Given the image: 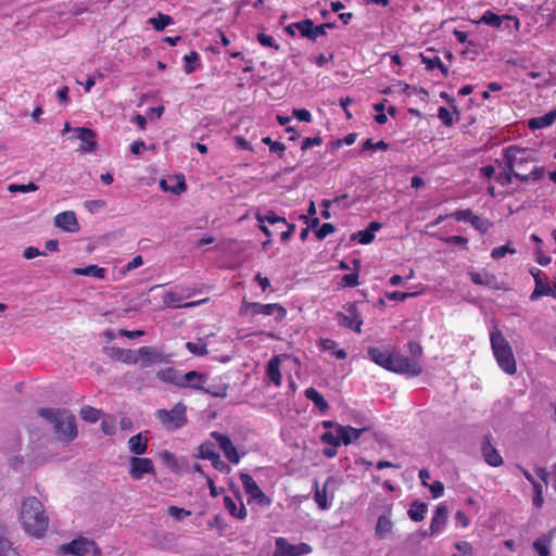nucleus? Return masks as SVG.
Here are the masks:
<instances>
[{"label": "nucleus", "instance_id": "9b49d317", "mask_svg": "<svg viewBox=\"0 0 556 556\" xmlns=\"http://www.w3.org/2000/svg\"><path fill=\"white\" fill-rule=\"evenodd\" d=\"M128 473L134 480H141L144 475H155L154 464L150 458L134 456L129 459Z\"/></svg>", "mask_w": 556, "mask_h": 556}, {"label": "nucleus", "instance_id": "1a4fd4ad", "mask_svg": "<svg viewBox=\"0 0 556 556\" xmlns=\"http://www.w3.org/2000/svg\"><path fill=\"white\" fill-rule=\"evenodd\" d=\"M239 478L248 496L249 504L256 503L260 506L270 505V498L261 490L255 480L249 473L241 472Z\"/></svg>", "mask_w": 556, "mask_h": 556}, {"label": "nucleus", "instance_id": "412c9836", "mask_svg": "<svg viewBox=\"0 0 556 556\" xmlns=\"http://www.w3.org/2000/svg\"><path fill=\"white\" fill-rule=\"evenodd\" d=\"M76 132L77 139H79L83 144L80 147V151L84 153H90L96 150V134L92 129L86 127H77L74 129Z\"/></svg>", "mask_w": 556, "mask_h": 556}, {"label": "nucleus", "instance_id": "bb28decb", "mask_svg": "<svg viewBox=\"0 0 556 556\" xmlns=\"http://www.w3.org/2000/svg\"><path fill=\"white\" fill-rule=\"evenodd\" d=\"M128 448L136 456L142 455L148 450V439L141 433L132 435L128 440Z\"/></svg>", "mask_w": 556, "mask_h": 556}, {"label": "nucleus", "instance_id": "4c0bfd02", "mask_svg": "<svg viewBox=\"0 0 556 556\" xmlns=\"http://www.w3.org/2000/svg\"><path fill=\"white\" fill-rule=\"evenodd\" d=\"M293 26L296 27V30L301 36L314 40V23L312 20L306 18L301 22L293 23Z\"/></svg>", "mask_w": 556, "mask_h": 556}, {"label": "nucleus", "instance_id": "f704fd0d", "mask_svg": "<svg viewBox=\"0 0 556 556\" xmlns=\"http://www.w3.org/2000/svg\"><path fill=\"white\" fill-rule=\"evenodd\" d=\"M191 293H188L187 295L179 294L176 291H167L163 296V303L167 307L172 308H180L181 307V301L188 296H190Z\"/></svg>", "mask_w": 556, "mask_h": 556}, {"label": "nucleus", "instance_id": "7c9ffc66", "mask_svg": "<svg viewBox=\"0 0 556 556\" xmlns=\"http://www.w3.org/2000/svg\"><path fill=\"white\" fill-rule=\"evenodd\" d=\"M330 480H331V478L327 479L323 489H319L318 483L315 482L314 500H315L317 506L323 510L328 509L330 507V503L327 497V486H328V483L330 482Z\"/></svg>", "mask_w": 556, "mask_h": 556}, {"label": "nucleus", "instance_id": "8fccbe9b", "mask_svg": "<svg viewBox=\"0 0 556 556\" xmlns=\"http://www.w3.org/2000/svg\"><path fill=\"white\" fill-rule=\"evenodd\" d=\"M38 186L34 182H29L27 185H17V184H11L8 186V190L11 192V193H16V192H35L38 190Z\"/></svg>", "mask_w": 556, "mask_h": 556}, {"label": "nucleus", "instance_id": "338daca9", "mask_svg": "<svg viewBox=\"0 0 556 556\" xmlns=\"http://www.w3.org/2000/svg\"><path fill=\"white\" fill-rule=\"evenodd\" d=\"M342 283L345 287H356L358 282V275L355 273L346 274L342 277Z\"/></svg>", "mask_w": 556, "mask_h": 556}, {"label": "nucleus", "instance_id": "5fc2aeb1", "mask_svg": "<svg viewBox=\"0 0 556 556\" xmlns=\"http://www.w3.org/2000/svg\"><path fill=\"white\" fill-rule=\"evenodd\" d=\"M514 173L506 166L502 172H500L495 179L502 186H507L513 182Z\"/></svg>", "mask_w": 556, "mask_h": 556}, {"label": "nucleus", "instance_id": "e433bc0d", "mask_svg": "<svg viewBox=\"0 0 556 556\" xmlns=\"http://www.w3.org/2000/svg\"><path fill=\"white\" fill-rule=\"evenodd\" d=\"M339 426L340 425L336 427V430H329L323 433L320 437L321 442L332 446H340L341 444H343V442L341 441Z\"/></svg>", "mask_w": 556, "mask_h": 556}, {"label": "nucleus", "instance_id": "2eb2a0df", "mask_svg": "<svg viewBox=\"0 0 556 556\" xmlns=\"http://www.w3.org/2000/svg\"><path fill=\"white\" fill-rule=\"evenodd\" d=\"M368 358L380 367L390 370L394 351L370 346L367 350Z\"/></svg>", "mask_w": 556, "mask_h": 556}, {"label": "nucleus", "instance_id": "f3484780", "mask_svg": "<svg viewBox=\"0 0 556 556\" xmlns=\"http://www.w3.org/2000/svg\"><path fill=\"white\" fill-rule=\"evenodd\" d=\"M448 519V510L444 504H439L430 523V535H438L443 532Z\"/></svg>", "mask_w": 556, "mask_h": 556}, {"label": "nucleus", "instance_id": "20e7f679", "mask_svg": "<svg viewBox=\"0 0 556 556\" xmlns=\"http://www.w3.org/2000/svg\"><path fill=\"white\" fill-rule=\"evenodd\" d=\"M490 343L493 356L498 367L507 375H515L517 371V364L513 349L497 327H493L490 331Z\"/></svg>", "mask_w": 556, "mask_h": 556}, {"label": "nucleus", "instance_id": "6e6d98bb", "mask_svg": "<svg viewBox=\"0 0 556 556\" xmlns=\"http://www.w3.org/2000/svg\"><path fill=\"white\" fill-rule=\"evenodd\" d=\"M389 148V144L383 141V140H380L378 142H374L372 139H367L364 144H363V149L364 150H372V151H377V150H381V151H386L388 150Z\"/></svg>", "mask_w": 556, "mask_h": 556}, {"label": "nucleus", "instance_id": "37998d69", "mask_svg": "<svg viewBox=\"0 0 556 556\" xmlns=\"http://www.w3.org/2000/svg\"><path fill=\"white\" fill-rule=\"evenodd\" d=\"M535 473H536L538 478L542 480L543 483L534 481L532 483L533 492H534V494H543L544 485L547 484L548 471L546 470V468L538 467L535 469Z\"/></svg>", "mask_w": 556, "mask_h": 556}, {"label": "nucleus", "instance_id": "72a5a7b5", "mask_svg": "<svg viewBox=\"0 0 556 556\" xmlns=\"http://www.w3.org/2000/svg\"><path fill=\"white\" fill-rule=\"evenodd\" d=\"M157 378L166 383H173L178 387L180 372L173 367L161 369L156 372Z\"/></svg>", "mask_w": 556, "mask_h": 556}, {"label": "nucleus", "instance_id": "39448f33", "mask_svg": "<svg viewBox=\"0 0 556 556\" xmlns=\"http://www.w3.org/2000/svg\"><path fill=\"white\" fill-rule=\"evenodd\" d=\"M240 314L274 316L275 321L281 323L287 317V309L279 303L263 304L243 300Z\"/></svg>", "mask_w": 556, "mask_h": 556}, {"label": "nucleus", "instance_id": "58836bf2", "mask_svg": "<svg viewBox=\"0 0 556 556\" xmlns=\"http://www.w3.org/2000/svg\"><path fill=\"white\" fill-rule=\"evenodd\" d=\"M173 23L174 20L172 16L162 13H159L156 17L149 20V24H151L152 27L157 31L163 30L165 27L172 25Z\"/></svg>", "mask_w": 556, "mask_h": 556}, {"label": "nucleus", "instance_id": "473e14b6", "mask_svg": "<svg viewBox=\"0 0 556 556\" xmlns=\"http://www.w3.org/2000/svg\"><path fill=\"white\" fill-rule=\"evenodd\" d=\"M186 349L194 356H205L208 354L207 342L204 338H198L194 342H187Z\"/></svg>", "mask_w": 556, "mask_h": 556}, {"label": "nucleus", "instance_id": "de8ad7c7", "mask_svg": "<svg viewBox=\"0 0 556 556\" xmlns=\"http://www.w3.org/2000/svg\"><path fill=\"white\" fill-rule=\"evenodd\" d=\"M0 556H20V554L8 539L0 536Z\"/></svg>", "mask_w": 556, "mask_h": 556}, {"label": "nucleus", "instance_id": "4468645a", "mask_svg": "<svg viewBox=\"0 0 556 556\" xmlns=\"http://www.w3.org/2000/svg\"><path fill=\"white\" fill-rule=\"evenodd\" d=\"M211 435L218 443L220 450L224 452L225 457L230 463L238 464L240 462V455L238 454L236 446L226 434L214 431L211 433Z\"/></svg>", "mask_w": 556, "mask_h": 556}, {"label": "nucleus", "instance_id": "c756f323", "mask_svg": "<svg viewBox=\"0 0 556 556\" xmlns=\"http://www.w3.org/2000/svg\"><path fill=\"white\" fill-rule=\"evenodd\" d=\"M421 63L426 65L427 70L439 68L444 77L448 76V68L442 63L441 59L437 55L420 54Z\"/></svg>", "mask_w": 556, "mask_h": 556}, {"label": "nucleus", "instance_id": "a878e982", "mask_svg": "<svg viewBox=\"0 0 556 556\" xmlns=\"http://www.w3.org/2000/svg\"><path fill=\"white\" fill-rule=\"evenodd\" d=\"M509 15H497L491 10H486L477 21L478 24H484L494 28H500L504 20H511Z\"/></svg>", "mask_w": 556, "mask_h": 556}, {"label": "nucleus", "instance_id": "f8f14e48", "mask_svg": "<svg viewBox=\"0 0 556 556\" xmlns=\"http://www.w3.org/2000/svg\"><path fill=\"white\" fill-rule=\"evenodd\" d=\"M136 358L138 359V364L142 368H146L154 364L165 363L167 356L153 346H141L136 350Z\"/></svg>", "mask_w": 556, "mask_h": 556}, {"label": "nucleus", "instance_id": "cd10ccee", "mask_svg": "<svg viewBox=\"0 0 556 556\" xmlns=\"http://www.w3.org/2000/svg\"><path fill=\"white\" fill-rule=\"evenodd\" d=\"M224 506L231 516L238 519L242 520L247 517V509L242 502L238 506L236 501L227 495L224 497Z\"/></svg>", "mask_w": 556, "mask_h": 556}, {"label": "nucleus", "instance_id": "0e129e2a", "mask_svg": "<svg viewBox=\"0 0 556 556\" xmlns=\"http://www.w3.org/2000/svg\"><path fill=\"white\" fill-rule=\"evenodd\" d=\"M257 40L264 47L278 49V45L276 43L275 39L269 35L260 34L257 36Z\"/></svg>", "mask_w": 556, "mask_h": 556}, {"label": "nucleus", "instance_id": "6ab92c4d", "mask_svg": "<svg viewBox=\"0 0 556 556\" xmlns=\"http://www.w3.org/2000/svg\"><path fill=\"white\" fill-rule=\"evenodd\" d=\"M105 353L114 361L123 362L127 365H137L136 350L122 349L118 346L105 348Z\"/></svg>", "mask_w": 556, "mask_h": 556}, {"label": "nucleus", "instance_id": "c85d7f7f", "mask_svg": "<svg viewBox=\"0 0 556 556\" xmlns=\"http://www.w3.org/2000/svg\"><path fill=\"white\" fill-rule=\"evenodd\" d=\"M73 274L76 276H89L97 279H104L106 269L98 265H88L83 268H74Z\"/></svg>", "mask_w": 556, "mask_h": 556}, {"label": "nucleus", "instance_id": "393cba45", "mask_svg": "<svg viewBox=\"0 0 556 556\" xmlns=\"http://www.w3.org/2000/svg\"><path fill=\"white\" fill-rule=\"evenodd\" d=\"M340 434H341V441L344 445H349L356 440H358L362 435V433L368 428L364 427L362 429H356L351 426H339Z\"/></svg>", "mask_w": 556, "mask_h": 556}, {"label": "nucleus", "instance_id": "c03bdc74", "mask_svg": "<svg viewBox=\"0 0 556 556\" xmlns=\"http://www.w3.org/2000/svg\"><path fill=\"white\" fill-rule=\"evenodd\" d=\"M185 61V73L191 74L200 63V56L195 51H191L189 54L184 56Z\"/></svg>", "mask_w": 556, "mask_h": 556}, {"label": "nucleus", "instance_id": "a18cd8bd", "mask_svg": "<svg viewBox=\"0 0 556 556\" xmlns=\"http://www.w3.org/2000/svg\"><path fill=\"white\" fill-rule=\"evenodd\" d=\"M321 348L326 351H333V355L338 359H344L346 357V352L343 349H337V342L331 339L323 340Z\"/></svg>", "mask_w": 556, "mask_h": 556}, {"label": "nucleus", "instance_id": "f03ea898", "mask_svg": "<svg viewBox=\"0 0 556 556\" xmlns=\"http://www.w3.org/2000/svg\"><path fill=\"white\" fill-rule=\"evenodd\" d=\"M20 522L27 534L34 538L45 535L49 526V518L42 503L37 497L30 496L23 501L20 510Z\"/></svg>", "mask_w": 556, "mask_h": 556}, {"label": "nucleus", "instance_id": "680f3d73", "mask_svg": "<svg viewBox=\"0 0 556 556\" xmlns=\"http://www.w3.org/2000/svg\"><path fill=\"white\" fill-rule=\"evenodd\" d=\"M292 114L301 122L309 123L312 121V114L306 109H294Z\"/></svg>", "mask_w": 556, "mask_h": 556}, {"label": "nucleus", "instance_id": "bf43d9fd", "mask_svg": "<svg viewBox=\"0 0 556 556\" xmlns=\"http://www.w3.org/2000/svg\"><path fill=\"white\" fill-rule=\"evenodd\" d=\"M332 232H334V226L332 224L325 223L317 229L316 237L319 240H323Z\"/></svg>", "mask_w": 556, "mask_h": 556}, {"label": "nucleus", "instance_id": "9d476101", "mask_svg": "<svg viewBox=\"0 0 556 556\" xmlns=\"http://www.w3.org/2000/svg\"><path fill=\"white\" fill-rule=\"evenodd\" d=\"M421 365L415 359L394 352L390 371L416 377L421 374Z\"/></svg>", "mask_w": 556, "mask_h": 556}, {"label": "nucleus", "instance_id": "e2e57ef3", "mask_svg": "<svg viewBox=\"0 0 556 556\" xmlns=\"http://www.w3.org/2000/svg\"><path fill=\"white\" fill-rule=\"evenodd\" d=\"M429 490L433 498H439L444 493V485L440 481H434L432 484L429 485Z\"/></svg>", "mask_w": 556, "mask_h": 556}, {"label": "nucleus", "instance_id": "a211bd4d", "mask_svg": "<svg viewBox=\"0 0 556 556\" xmlns=\"http://www.w3.org/2000/svg\"><path fill=\"white\" fill-rule=\"evenodd\" d=\"M54 225L66 232H77L79 230V224L73 211L59 213L54 217Z\"/></svg>", "mask_w": 556, "mask_h": 556}, {"label": "nucleus", "instance_id": "f257e3e1", "mask_svg": "<svg viewBox=\"0 0 556 556\" xmlns=\"http://www.w3.org/2000/svg\"><path fill=\"white\" fill-rule=\"evenodd\" d=\"M503 156L506 166L514 173L515 178L520 181H538L544 176V168L539 166H534L527 173L529 165L534 162V153L529 149L509 146L504 150Z\"/></svg>", "mask_w": 556, "mask_h": 556}, {"label": "nucleus", "instance_id": "69168bd1", "mask_svg": "<svg viewBox=\"0 0 556 556\" xmlns=\"http://www.w3.org/2000/svg\"><path fill=\"white\" fill-rule=\"evenodd\" d=\"M455 547L458 552H460L464 556L472 555V546L467 541H459L455 544Z\"/></svg>", "mask_w": 556, "mask_h": 556}, {"label": "nucleus", "instance_id": "5701e85b", "mask_svg": "<svg viewBox=\"0 0 556 556\" xmlns=\"http://www.w3.org/2000/svg\"><path fill=\"white\" fill-rule=\"evenodd\" d=\"M282 361V355H274L266 367V376L268 379L276 386H281V372H280V364Z\"/></svg>", "mask_w": 556, "mask_h": 556}, {"label": "nucleus", "instance_id": "ddd939ff", "mask_svg": "<svg viewBox=\"0 0 556 556\" xmlns=\"http://www.w3.org/2000/svg\"><path fill=\"white\" fill-rule=\"evenodd\" d=\"M312 547L306 543L290 544L287 539H276V551L274 554H280L281 556H300L309 554Z\"/></svg>", "mask_w": 556, "mask_h": 556}, {"label": "nucleus", "instance_id": "a19ab883", "mask_svg": "<svg viewBox=\"0 0 556 556\" xmlns=\"http://www.w3.org/2000/svg\"><path fill=\"white\" fill-rule=\"evenodd\" d=\"M552 539L549 536H541L533 542V547L540 556H548Z\"/></svg>", "mask_w": 556, "mask_h": 556}, {"label": "nucleus", "instance_id": "b1692460", "mask_svg": "<svg viewBox=\"0 0 556 556\" xmlns=\"http://www.w3.org/2000/svg\"><path fill=\"white\" fill-rule=\"evenodd\" d=\"M556 121V108L551 110L543 116L532 117L528 122V126L532 130L549 127Z\"/></svg>", "mask_w": 556, "mask_h": 556}, {"label": "nucleus", "instance_id": "774afa93", "mask_svg": "<svg viewBox=\"0 0 556 556\" xmlns=\"http://www.w3.org/2000/svg\"><path fill=\"white\" fill-rule=\"evenodd\" d=\"M320 144H321L320 137H318V136L317 137H307L302 141L301 149L305 151L314 146H320Z\"/></svg>", "mask_w": 556, "mask_h": 556}, {"label": "nucleus", "instance_id": "dca6fc26", "mask_svg": "<svg viewBox=\"0 0 556 556\" xmlns=\"http://www.w3.org/2000/svg\"><path fill=\"white\" fill-rule=\"evenodd\" d=\"M391 511H392V505L389 504L386 507L384 514L378 518L376 527H375V538L376 539L384 540L392 533L393 522L391 520Z\"/></svg>", "mask_w": 556, "mask_h": 556}, {"label": "nucleus", "instance_id": "49530a36", "mask_svg": "<svg viewBox=\"0 0 556 556\" xmlns=\"http://www.w3.org/2000/svg\"><path fill=\"white\" fill-rule=\"evenodd\" d=\"M217 454L218 453L215 451V447L212 443H203L199 446V457L203 459H216Z\"/></svg>", "mask_w": 556, "mask_h": 556}, {"label": "nucleus", "instance_id": "3c124183", "mask_svg": "<svg viewBox=\"0 0 556 556\" xmlns=\"http://www.w3.org/2000/svg\"><path fill=\"white\" fill-rule=\"evenodd\" d=\"M353 240H357L361 244H368L372 242L375 239V233H372L370 230H361L352 236Z\"/></svg>", "mask_w": 556, "mask_h": 556}, {"label": "nucleus", "instance_id": "0eeeda50", "mask_svg": "<svg viewBox=\"0 0 556 556\" xmlns=\"http://www.w3.org/2000/svg\"><path fill=\"white\" fill-rule=\"evenodd\" d=\"M336 320L340 327L351 329L356 333L362 332L364 321L356 303L345 304L343 311L336 313Z\"/></svg>", "mask_w": 556, "mask_h": 556}, {"label": "nucleus", "instance_id": "4d7b16f0", "mask_svg": "<svg viewBox=\"0 0 556 556\" xmlns=\"http://www.w3.org/2000/svg\"><path fill=\"white\" fill-rule=\"evenodd\" d=\"M167 511H168V515L170 517L175 518L176 520H182L185 517H188L191 515L190 510H186L185 508H179L177 506H169Z\"/></svg>", "mask_w": 556, "mask_h": 556}, {"label": "nucleus", "instance_id": "4be33fe9", "mask_svg": "<svg viewBox=\"0 0 556 556\" xmlns=\"http://www.w3.org/2000/svg\"><path fill=\"white\" fill-rule=\"evenodd\" d=\"M481 452L484 460L493 467H498L503 464V458L497 450L492 445L490 439L485 437L481 445Z\"/></svg>", "mask_w": 556, "mask_h": 556}, {"label": "nucleus", "instance_id": "052dcab7", "mask_svg": "<svg viewBox=\"0 0 556 556\" xmlns=\"http://www.w3.org/2000/svg\"><path fill=\"white\" fill-rule=\"evenodd\" d=\"M451 216L453 218H455L456 220H459V222L464 220V222L470 223L472 217H475L476 215H473V213L470 210H460V211H456Z\"/></svg>", "mask_w": 556, "mask_h": 556}, {"label": "nucleus", "instance_id": "09e8293b", "mask_svg": "<svg viewBox=\"0 0 556 556\" xmlns=\"http://www.w3.org/2000/svg\"><path fill=\"white\" fill-rule=\"evenodd\" d=\"M106 202L104 200H87L84 202V207L91 214H97L104 208Z\"/></svg>", "mask_w": 556, "mask_h": 556}, {"label": "nucleus", "instance_id": "79ce46f5", "mask_svg": "<svg viewBox=\"0 0 556 556\" xmlns=\"http://www.w3.org/2000/svg\"><path fill=\"white\" fill-rule=\"evenodd\" d=\"M79 415L86 421L96 422L100 419L102 413L100 409L86 405L80 408Z\"/></svg>", "mask_w": 556, "mask_h": 556}, {"label": "nucleus", "instance_id": "603ef678", "mask_svg": "<svg viewBox=\"0 0 556 556\" xmlns=\"http://www.w3.org/2000/svg\"><path fill=\"white\" fill-rule=\"evenodd\" d=\"M515 253H516V250L506 244V245H501V247L494 248L491 252V256L494 260H500V258L506 256L507 254H515Z\"/></svg>", "mask_w": 556, "mask_h": 556}, {"label": "nucleus", "instance_id": "864d4df0", "mask_svg": "<svg viewBox=\"0 0 556 556\" xmlns=\"http://www.w3.org/2000/svg\"><path fill=\"white\" fill-rule=\"evenodd\" d=\"M438 117L447 127H451L454 124L453 113L444 106L439 108Z\"/></svg>", "mask_w": 556, "mask_h": 556}, {"label": "nucleus", "instance_id": "423d86ee", "mask_svg": "<svg viewBox=\"0 0 556 556\" xmlns=\"http://www.w3.org/2000/svg\"><path fill=\"white\" fill-rule=\"evenodd\" d=\"M187 407L184 403L179 402L174 405L169 410L157 409L155 412L156 419L167 430H177L182 428L187 424Z\"/></svg>", "mask_w": 556, "mask_h": 556}, {"label": "nucleus", "instance_id": "7ed1b4c3", "mask_svg": "<svg viewBox=\"0 0 556 556\" xmlns=\"http://www.w3.org/2000/svg\"><path fill=\"white\" fill-rule=\"evenodd\" d=\"M38 414L53 425L60 441L70 443L77 438L78 431L72 412L60 408H40Z\"/></svg>", "mask_w": 556, "mask_h": 556}, {"label": "nucleus", "instance_id": "2f4dec72", "mask_svg": "<svg viewBox=\"0 0 556 556\" xmlns=\"http://www.w3.org/2000/svg\"><path fill=\"white\" fill-rule=\"evenodd\" d=\"M305 396L321 412H326L329 408L328 402L315 388H307L305 390Z\"/></svg>", "mask_w": 556, "mask_h": 556}, {"label": "nucleus", "instance_id": "c9c22d12", "mask_svg": "<svg viewBox=\"0 0 556 556\" xmlns=\"http://www.w3.org/2000/svg\"><path fill=\"white\" fill-rule=\"evenodd\" d=\"M428 506L425 503L415 502L408 509L407 514L413 521L419 522L425 519Z\"/></svg>", "mask_w": 556, "mask_h": 556}, {"label": "nucleus", "instance_id": "aec40b11", "mask_svg": "<svg viewBox=\"0 0 556 556\" xmlns=\"http://www.w3.org/2000/svg\"><path fill=\"white\" fill-rule=\"evenodd\" d=\"M206 382V377L195 370L180 374L178 387L179 388H191L195 390H203V384Z\"/></svg>", "mask_w": 556, "mask_h": 556}, {"label": "nucleus", "instance_id": "6e6552de", "mask_svg": "<svg viewBox=\"0 0 556 556\" xmlns=\"http://www.w3.org/2000/svg\"><path fill=\"white\" fill-rule=\"evenodd\" d=\"M60 552L64 555L101 556V551L98 548L97 544L86 538L75 539L67 544L61 545Z\"/></svg>", "mask_w": 556, "mask_h": 556}, {"label": "nucleus", "instance_id": "ea45409f", "mask_svg": "<svg viewBox=\"0 0 556 556\" xmlns=\"http://www.w3.org/2000/svg\"><path fill=\"white\" fill-rule=\"evenodd\" d=\"M255 218H256L257 223H264L265 225H266V223H268L270 225L287 224V220L285 217H280L278 215H276L273 211H268L266 214L257 213L255 215Z\"/></svg>", "mask_w": 556, "mask_h": 556}, {"label": "nucleus", "instance_id": "13d9d810", "mask_svg": "<svg viewBox=\"0 0 556 556\" xmlns=\"http://www.w3.org/2000/svg\"><path fill=\"white\" fill-rule=\"evenodd\" d=\"M262 142L265 143L266 146H268L270 152H274V153H282L286 150V147L283 143L274 141L269 137H264L262 139Z\"/></svg>", "mask_w": 556, "mask_h": 556}]
</instances>
